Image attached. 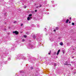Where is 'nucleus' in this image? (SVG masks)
Segmentation results:
<instances>
[{"label": "nucleus", "instance_id": "obj_1", "mask_svg": "<svg viewBox=\"0 0 76 76\" xmlns=\"http://www.w3.org/2000/svg\"><path fill=\"white\" fill-rule=\"evenodd\" d=\"M50 40L51 41V42H52L54 40V39L53 37H50Z\"/></svg>", "mask_w": 76, "mask_h": 76}, {"label": "nucleus", "instance_id": "obj_2", "mask_svg": "<svg viewBox=\"0 0 76 76\" xmlns=\"http://www.w3.org/2000/svg\"><path fill=\"white\" fill-rule=\"evenodd\" d=\"M13 34H15L16 35H18L19 34V32L17 31H15L13 32Z\"/></svg>", "mask_w": 76, "mask_h": 76}, {"label": "nucleus", "instance_id": "obj_3", "mask_svg": "<svg viewBox=\"0 0 76 76\" xmlns=\"http://www.w3.org/2000/svg\"><path fill=\"white\" fill-rule=\"evenodd\" d=\"M31 18H32L31 17H28L27 18L28 20H29Z\"/></svg>", "mask_w": 76, "mask_h": 76}, {"label": "nucleus", "instance_id": "obj_4", "mask_svg": "<svg viewBox=\"0 0 76 76\" xmlns=\"http://www.w3.org/2000/svg\"><path fill=\"white\" fill-rule=\"evenodd\" d=\"M60 50H58V52L57 53V56H58V54H59V53H60Z\"/></svg>", "mask_w": 76, "mask_h": 76}, {"label": "nucleus", "instance_id": "obj_5", "mask_svg": "<svg viewBox=\"0 0 76 76\" xmlns=\"http://www.w3.org/2000/svg\"><path fill=\"white\" fill-rule=\"evenodd\" d=\"M68 22H69V19H67L66 21V23H68Z\"/></svg>", "mask_w": 76, "mask_h": 76}, {"label": "nucleus", "instance_id": "obj_6", "mask_svg": "<svg viewBox=\"0 0 76 76\" xmlns=\"http://www.w3.org/2000/svg\"><path fill=\"white\" fill-rule=\"evenodd\" d=\"M63 42H61V43H60V45H63Z\"/></svg>", "mask_w": 76, "mask_h": 76}, {"label": "nucleus", "instance_id": "obj_7", "mask_svg": "<svg viewBox=\"0 0 76 76\" xmlns=\"http://www.w3.org/2000/svg\"><path fill=\"white\" fill-rule=\"evenodd\" d=\"M23 8H24V9H26V6L25 5L23 7Z\"/></svg>", "mask_w": 76, "mask_h": 76}, {"label": "nucleus", "instance_id": "obj_8", "mask_svg": "<svg viewBox=\"0 0 76 76\" xmlns=\"http://www.w3.org/2000/svg\"><path fill=\"white\" fill-rule=\"evenodd\" d=\"M32 14H30L28 16H29V17H30V16H32Z\"/></svg>", "mask_w": 76, "mask_h": 76}, {"label": "nucleus", "instance_id": "obj_9", "mask_svg": "<svg viewBox=\"0 0 76 76\" xmlns=\"http://www.w3.org/2000/svg\"><path fill=\"white\" fill-rule=\"evenodd\" d=\"M23 24L22 23H21L20 24V26H23Z\"/></svg>", "mask_w": 76, "mask_h": 76}, {"label": "nucleus", "instance_id": "obj_10", "mask_svg": "<svg viewBox=\"0 0 76 76\" xmlns=\"http://www.w3.org/2000/svg\"><path fill=\"white\" fill-rule=\"evenodd\" d=\"M72 25H75V23H72Z\"/></svg>", "mask_w": 76, "mask_h": 76}, {"label": "nucleus", "instance_id": "obj_11", "mask_svg": "<svg viewBox=\"0 0 76 76\" xmlns=\"http://www.w3.org/2000/svg\"><path fill=\"white\" fill-rule=\"evenodd\" d=\"M56 30H58V28L56 27Z\"/></svg>", "mask_w": 76, "mask_h": 76}, {"label": "nucleus", "instance_id": "obj_12", "mask_svg": "<svg viewBox=\"0 0 76 76\" xmlns=\"http://www.w3.org/2000/svg\"><path fill=\"white\" fill-rule=\"evenodd\" d=\"M31 70H32V69H33V67H31Z\"/></svg>", "mask_w": 76, "mask_h": 76}, {"label": "nucleus", "instance_id": "obj_13", "mask_svg": "<svg viewBox=\"0 0 76 76\" xmlns=\"http://www.w3.org/2000/svg\"><path fill=\"white\" fill-rule=\"evenodd\" d=\"M51 53V50H50V52H49V53H48V54H50Z\"/></svg>", "mask_w": 76, "mask_h": 76}, {"label": "nucleus", "instance_id": "obj_14", "mask_svg": "<svg viewBox=\"0 0 76 76\" xmlns=\"http://www.w3.org/2000/svg\"><path fill=\"white\" fill-rule=\"evenodd\" d=\"M58 39H61V37H58Z\"/></svg>", "mask_w": 76, "mask_h": 76}, {"label": "nucleus", "instance_id": "obj_15", "mask_svg": "<svg viewBox=\"0 0 76 76\" xmlns=\"http://www.w3.org/2000/svg\"><path fill=\"white\" fill-rule=\"evenodd\" d=\"M22 41H23V42H24V41H25V39H23Z\"/></svg>", "mask_w": 76, "mask_h": 76}, {"label": "nucleus", "instance_id": "obj_16", "mask_svg": "<svg viewBox=\"0 0 76 76\" xmlns=\"http://www.w3.org/2000/svg\"><path fill=\"white\" fill-rule=\"evenodd\" d=\"M35 12H37V10H35Z\"/></svg>", "mask_w": 76, "mask_h": 76}, {"label": "nucleus", "instance_id": "obj_17", "mask_svg": "<svg viewBox=\"0 0 76 76\" xmlns=\"http://www.w3.org/2000/svg\"><path fill=\"white\" fill-rule=\"evenodd\" d=\"M24 37L25 38H26V35H24Z\"/></svg>", "mask_w": 76, "mask_h": 76}, {"label": "nucleus", "instance_id": "obj_18", "mask_svg": "<svg viewBox=\"0 0 76 76\" xmlns=\"http://www.w3.org/2000/svg\"><path fill=\"white\" fill-rule=\"evenodd\" d=\"M16 23V21H15L14 22V23Z\"/></svg>", "mask_w": 76, "mask_h": 76}, {"label": "nucleus", "instance_id": "obj_19", "mask_svg": "<svg viewBox=\"0 0 76 76\" xmlns=\"http://www.w3.org/2000/svg\"><path fill=\"white\" fill-rule=\"evenodd\" d=\"M56 52H55L54 53V54H56Z\"/></svg>", "mask_w": 76, "mask_h": 76}, {"label": "nucleus", "instance_id": "obj_20", "mask_svg": "<svg viewBox=\"0 0 76 76\" xmlns=\"http://www.w3.org/2000/svg\"><path fill=\"white\" fill-rule=\"evenodd\" d=\"M28 33H26V34H27V35H28L29 34Z\"/></svg>", "mask_w": 76, "mask_h": 76}, {"label": "nucleus", "instance_id": "obj_21", "mask_svg": "<svg viewBox=\"0 0 76 76\" xmlns=\"http://www.w3.org/2000/svg\"><path fill=\"white\" fill-rule=\"evenodd\" d=\"M41 5H40V7H41Z\"/></svg>", "mask_w": 76, "mask_h": 76}, {"label": "nucleus", "instance_id": "obj_22", "mask_svg": "<svg viewBox=\"0 0 76 76\" xmlns=\"http://www.w3.org/2000/svg\"><path fill=\"white\" fill-rule=\"evenodd\" d=\"M72 58H74V57L73 56L72 57Z\"/></svg>", "mask_w": 76, "mask_h": 76}, {"label": "nucleus", "instance_id": "obj_23", "mask_svg": "<svg viewBox=\"0 0 76 76\" xmlns=\"http://www.w3.org/2000/svg\"><path fill=\"white\" fill-rule=\"evenodd\" d=\"M8 60H10V58H9L8 59Z\"/></svg>", "mask_w": 76, "mask_h": 76}, {"label": "nucleus", "instance_id": "obj_24", "mask_svg": "<svg viewBox=\"0 0 76 76\" xmlns=\"http://www.w3.org/2000/svg\"><path fill=\"white\" fill-rule=\"evenodd\" d=\"M54 32H55L56 30H54Z\"/></svg>", "mask_w": 76, "mask_h": 76}, {"label": "nucleus", "instance_id": "obj_25", "mask_svg": "<svg viewBox=\"0 0 76 76\" xmlns=\"http://www.w3.org/2000/svg\"><path fill=\"white\" fill-rule=\"evenodd\" d=\"M69 23H70V21L69 22Z\"/></svg>", "mask_w": 76, "mask_h": 76}, {"label": "nucleus", "instance_id": "obj_26", "mask_svg": "<svg viewBox=\"0 0 76 76\" xmlns=\"http://www.w3.org/2000/svg\"><path fill=\"white\" fill-rule=\"evenodd\" d=\"M71 18H70V20H71Z\"/></svg>", "mask_w": 76, "mask_h": 76}]
</instances>
